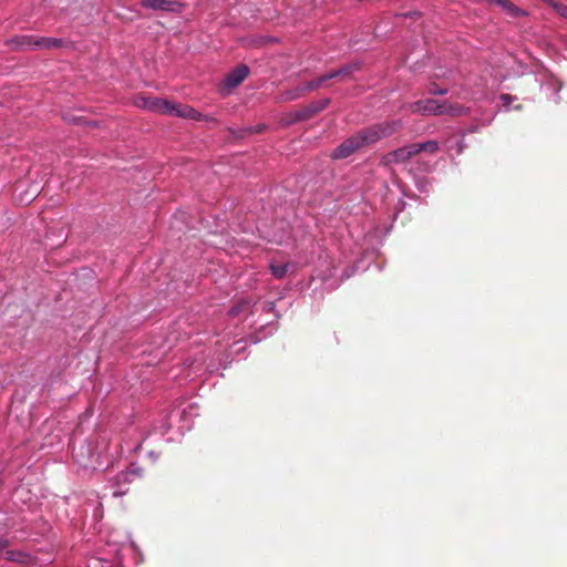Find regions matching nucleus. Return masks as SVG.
Here are the masks:
<instances>
[{
  "instance_id": "obj_1",
  "label": "nucleus",
  "mask_w": 567,
  "mask_h": 567,
  "mask_svg": "<svg viewBox=\"0 0 567 567\" xmlns=\"http://www.w3.org/2000/svg\"><path fill=\"white\" fill-rule=\"evenodd\" d=\"M401 127V121H390L361 130L357 134L344 140L337 148H334L331 157L333 159L347 158L361 147L372 145L380 140L394 134Z\"/></svg>"
},
{
  "instance_id": "obj_2",
  "label": "nucleus",
  "mask_w": 567,
  "mask_h": 567,
  "mask_svg": "<svg viewBox=\"0 0 567 567\" xmlns=\"http://www.w3.org/2000/svg\"><path fill=\"white\" fill-rule=\"evenodd\" d=\"M135 105L159 114H173L175 110V104L169 101L151 96H138Z\"/></svg>"
},
{
  "instance_id": "obj_3",
  "label": "nucleus",
  "mask_w": 567,
  "mask_h": 567,
  "mask_svg": "<svg viewBox=\"0 0 567 567\" xmlns=\"http://www.w3.org/2000/svg\"><path fill=\"white\" fill-rule=\"evenodd\" d=\"M330 104V99H322L313 101L308 105L302 106L300 110L291 114L290 123L306 121L313 117L319 112L323 111Z\"/></svg>"
},
{
  "instance_id": "obj_4",
  "label": "nucleus",
  "mask_w": 567,
  "mask_h": 567,
  "mask_svg": "<svg viewBox=\"0 0 567 567\" xmlns=\"http://www.w3.org/2000/svg\"><path fill=\"white\" fill-rule=\"evenodd\" d=\"M415 155H417L416 150L413 144H410L386 153L383 157V163L385 165L401 164L408 162Z\"/></svg>"
},
{
  "instance_id": "obj_5",
  "label": "nucleus",
  "mask_w": 567,
  "mask_h": 567,
  "mask_svg": "<svg viewBox=\"0 0 567 567\" xmlns=\"http://www.w3.org/2000/svg\"><path fill=\"white\" fill-rule=\"evenodd\" d=\"M442 102H439L433 99L420 100L411 104L410 109L413 113H423V114H432V115H443L444 110L442 111Z\"/></svg>"
},
{
  "instance_id": "obj_6",
  "label": "nucleus",
  "mask_w": 567,
  "mask_h": 567,
  "mask_svg": "<svg viewBox=\"0 0 567 567\" xmlns=\"http://www.w3.org/2000/svg\"><path fill=\"white\" fill-rule=\"evenodd\" d=\"M12 51L35 50V37L29 34L14 35L6 41Z\"/></svg>"
},
{
  "instance_id": "obj_7",
  "label": "nucleus",
  "mask_w": 567,
  "mask_h": 567,
  "mask_svg": "<svg viewBox=\"0 0 567 567\" xmlns=\"http://www.w3.org/2000/svg\"><path fill=\"white\" fill-rule=\"evenodd\" d=\"M145 9L175 12L181 7L178 2L169 0H141Z\"/></svg>"
},
{
  "instance_id": "obj_8",
  "label": "nucleus",
  "mask_w": 567,
  "mask_h": 567,
  "mask_svg": "<svg viewBox=\"0 0 567 567\" xmlns=\"http://www.w3.org/2000/svg\"><path fill=\"white\" fill-rule=\"evenodd\" d=\"M248 74L249 68L245 64H240L226 75L225 84L228 87H236L248 76Z\"/></svg>"
},
{
  "instance_id": "obj_9",
  "label": "nucleus",
  "mask_w": 567,
  "mask_h": 567,
  "mask_svg": "<svg viewBox=\"0 0 567 567\" xmlns=\"http://www.w3.org/2000/svg\"><path fill=\"white\" fill-rule=\"evenodd\" d=\"M134 476L133 472H121L114 478V487L115 491L113 493L114 497H120L128 493V488H124V485L131 484L132 478Z\"/></svg>"
},
{
  "instance_id": "obj_10",
  "label": "nucleus",
  "mask_w": 567,
  "mask_h": 567,
  "mask_svg": "<svg viewBox=\"0 0 567 567\" xmlns=\"http://www.w3.org/2000/svg\"><path fill=\"white\" fill-rule=\"evenodd\" d=\"M173 114L184 117V118H190V120H195V121H200V120L207 121L208 120V117L206 115H203L202 113H199L198 111H196L194 107H192L189 105H182V104L175 105V110H174Z\"/></svg>"
},
{
  "instance_id": "obj_11",
  "label": "nucleus",
  "mask_w": 567,
  "mask_h": 567,
  "mask_svg": "<svg viewBox=\"0 0 567 567\" xmlns=\"http://www.w3.org/2000/svg\"><path fill=\"white\" fill-rule=\"evenodd\" d=\"M484 2L488 4H496L501 7L509 17H519L525 14V12L515 6L511 0H484Z\"/></svg>"
},
{
  "instance_id": "obj_12",
  "label": "nucleus",
  "mask_w": 567,
  "mask_h": 567,
  "mask_svg": "<svg viewBox=\"0 0 567 567\" xmlns=\"http://www.w3.org/2000/svg\"><path fill=\"white\" fill-rule=\"evenodd\" d=\"M64 45V41L58 38L35 37V50H52Z\"/></svg>"
},
{
  "instance_id": "obj_13",
  "label": "nucleus",
  "mask_w": 567,
  "mask_h": 567,
  "mask_svg": "<svg viewBox=\"0 0 567 567\" xmlns=\"http://www.w3.org/2000/svg\"><path fill=\"white\" fill-rule=\"evenodd\" d=\"M359 70L358 63H351L340 68L339 70L329 73V78L332 79H344L350 76L354 71Z\"/></svg>"
},
{
  "instance_id": "obj_14",
  "label": "nucleus",
  "mask_w": 567,
  "mask_h": 567,
  "mask_svg": "<svg viewBox=\"0 0 567 567\" xmlns=\"http://www.w3.org/2000/svg\"><path fill=\"white\" fill-rule=\"evenodd\" d=\"M441 106L443 107L442 111L444 110V114H449L451 116H461L465 114V109L457 103L444 101Z\"/></svg>"
},
{
  "instance_id": "obj_15",
  "label": "nucleus",
  "mask_w": 567,
  "mask_h": 567,
  "mask_svg": "<svg viewBox=\"0 0 567 567\" xmlns=\"http://www.w3.org/2000/svg\"><path fill=\"white\" fill-rule=\"evenodd\" d=\"M413 145L416 150V154H419L421 152H426V153L433 154L439 151V143L436 141H427L424 143H414Z\"/></svg>"
},
{
  "instance_id": "obj_16",
  "label": "nucleus",
  "mask_w": 567,
  "mask_h": 567,
  "mask_svg": "<svg viewBox=\"0 0 567 567\" xmlns=\"http://www.w3.org/2000/svg\"><path fill=\"white\" fill-rule=\"evenodd\" d=\"M328 80H331L329 78V73H327L324 75H321V76L317 78L316 80H312V81L308 82L305 86H302V89H305V92L306 91H315L318 87L322 86Z\"/></svg>"
},
{
  "instance_id": "obj_17",
  "label": "nucleus",
  "mask_w": 567,
  "mask_h": 567,
  "mask_svg": "<svg viewBox=\"0 0 567 567\" xmlns=\"http://www.w3.org/2000/svg\"><path fill=\"white\" fill-rule=\"evenodd\" d=\"M303 93H305V89H302V86L301 87H296L293 90H289L287 92H284L281 94V100L285 101V102L293 101V100H297L300 96H302Z\"/></svg>"
},
{
  "instance_id": "obj_18",
  "label": "nucleus",
  "mask_w": 567,
  "mask_h": 567,
  "mask_svg": "<svg viewBox=\"0 0 567 567\" xmlns=\"http://www.w3.org/2000/svg\"><path fill=\"white\" fill-rule=\"evenodd\" d=\"M270 269H271V274L276 278L280 279V278H282L287 274L288 265L287 264H284V265H271Z\"/></svg>"
},
{
  "instance_id": "obj_19",
  "label": "nucleus",
  "mask_w": 567,
  "mask_h": 567,
  "mask_svg": "<svg viewBox=\"0 0 567 567\" xmlns=\"http://www.w3.org/2000/svg\"><path fill=\"white\" fill-rule=\"evenodd\" d=\"M427 92L433 95H444L447 93L446 89H439L435 83H431L427 87Z\"/></svg>"
},
{
  "instance_id": "obj_20",
  "label": "nucleus",
  "mask_w": 567,
  "mask_h": 567,
  "mask_svg": "<svg viewBox=\"0 0 567 567\" xmlns=\"http://www.w3.org/2000/svg\"><path fill=\"white\" fill-rule=\"evenodd\" d=\"M556 11L557 13H559L561 17L564 18H567V6L558 2V1H555V3L551 6Z\"/></svg>"
},
{
  "instance_id": "obj_21",
  "label": "nucleus",
  "mask_w": 567,
  "mask_h": 567,
  "mask_svg": "<svg viewBox=\"0 0 567 567\" xmlns=\"http://www.w3.org/2000/svg\"><path fill=\"white\" fill-rule=\"evenodd\" d=\"M7 555V560H10V561H20L21 560V557H22V554L20 551H14V550H8L6 553Z\"/></svg>"
},
{
  "instance_id": "obj_22",
  "label": "nucleus",
  "mask_w": 567,
  "mask_h": 567,
  "mask_svg": "<svg viewBox=\"0 0 567 567\" xmlns=\"http://www.w3.org/2000/svg\"><path fill=\"white\" fill-rule=\"evenodd\" d=\"M265 128H266V126L264 124H258L256 126L246 127L245 132L247 134H258V133L264 132Z\"/></svg>"
},
{
  "instance_id": "obj_23",
  "label": "nucleus",
  "mask_w": 567,
  "mask_h": 567,
  "mask_svg": "<svg viewBox=\"0 0 567 567\" xmlns=\"http://www.w3.org/2000/svg\"><path fill=\"white\" fill-rule=\"evenodd\" d=\"M501 100L504 105L508 106L515 100V97L509 94H502Z\"/></svg>"
},
{
  "instance_id": "obj_24",
  "label": "nucleus",
  "mask_w": 567,
  "mask_h": 567,
  "mask_svg": "<svg viewBox=\"0 0 567 567\" xmlns=\"http://www.w3.org/2000/svg\"><path fill=\"white\" fill-rule=\"evenodd\" d=\"M9 546V542L6 538H0V551Z\"/></svg>"
}]
</instances>
